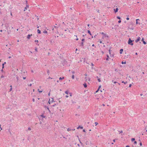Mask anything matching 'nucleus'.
Instances as JSON below:
<instances>
[{
    "label": "nucleus",
    "instance_id": "15",
    "mask_svg": "<svg viewBox=\"0 0 147 147\" xmlns=\"http://www.w3.org/2000/svg\"><path fill=\"white\" fill-rule=\"evenodd\" d=\"M37 32L38 33L40 34L41 33L39 29H38Z\"/></svg>",
    "mask_w": 147,
    "mask_h": 147
},
{
    "label": "nucleus",
    "instance_id": "36",
    "mask_svg": "<svg viewBox=\"0 0 147 147\" xmlns=\"http://www.w3.org/2000/svg\"><path fill=\"white\" fill-rule=\"evenodd\" d=\"M100 33H101L102 34H104V35H106V34H105L103 32H100Z\"/></svg>",
    "mask_w": 147,
    "mask_h": 147
},
{
    "label": "nucleus",
    "instance_id": "49",
    "mask_svg": "<svg viewBox=\"0 0 147 147\" xmlns=\"http://www.w3.org/2000/svg\"><path fill=\"white\" fill-rule=\"evenodd\" d=\"M84 39H82V41H84Z\"/></svg>",
    "mask_w": 147,
    "mask_h": 147
},
{
    "label": "nucleus",
    "instance_id": "23",
    "mask_svg": "<svg viewBox=\"0 0 147 147\" xmlns=\"http://www.w3.org/2000/svg\"><path fill=\"white\" fill-rule=\"evenodd\" d=\"M88 33L89 34H90V35H91V32H90V30H88Z\"/></svg>",
    "mask_w": 147,
    "mask_h": 147
},
{
    "label": "nucleus",
    "instance_id": "59",
    "mask_svg": "<svg viewBox=\"0 0 147 147\" xmlns=\"http://www.w3.org/2000/svg\"><path fill=\"white\" fill-rule=\"evenodd\" d=\"M48 95H49V96H50V93H49Z\"/></svg>",
    "mask_w": 147,
    "mask_h": 147
},
{
    "label": "nucleus",
    "instance_id": "12",
    "mask_svg": "<svg viewBox=\"0 0 147 147\" xmlns=\"http://www.w3.org/2000/svg\"><path fill=\"white\" fill-rule=\"evenodd\" d=\"M83 85H84V87L85 88H86L87 86V84H86V83H84V84H83Z\"/></svg>",
    "mask_w": 147,
    "mask_h": 147
},
{
    "label": "nucleus",
    "instance_id": "20",
    "mask_svg": "<svg viewBox=\"0 0 147 147\" xmlns=\"http://www.w3.org/2000/svg\"><path fill=\"white\" fill-rule=\"evenodd\" d=\"M74 36H76V40H78V38H77V35H74Z\"/></svg>",
    "mask_w": 147,
    "mask_h": 147
},
{
    "label": "nucleus",
    "instance_id": "29",
    "mask_svg": "<svg viewBox=\"0 0 147 147\" xmlns=\"http://www.w3.org/2000/svg\"><path fill=\"white\" fill-rule=\"evenodd\" d=\"M122 82V83H124L125 84H126V83H127V82H124L123 81Z\"/></svg>",
    "mask_w": 147,
    "mask_h": 147
},
{
    "label": "nucleus",
    "instance_id": "16",
    "mask_svg": "<svg viewBox=\"0 0 147 147\" xmlns=\"http://www.w3.org/2000/svg\"><path fill=\"white\" fill-rule=\"evenodd\" d=\"M123 51V49H120V54L122 53Z\"/></svg>",
    "mask_w": 147,
    "mask_h": 147
},
{
    "label": "nucleus",
    "instance_id": "46",
    "mask_svg": "<svg viewBox=\"0 0 147 147\" xmlns=\"http://www.w3.org/2000/svg\"><path fill=\"white\" fill-rule=\"evenodd\" d=\"M117 18L118 19H119V16H117Z\"/></svg>",
    "mask_w": 147,
    "mask_h": 147
},
{
    "label": "nucleus",
    "instance_id": "55",
    "mask_svg": "<svg viewBox=\"0 0 147 147\" xmlns=\"http://www.w3.org/2000/svg\"><path fill=\"white\" fill-rule=\"evenodd\" d=\"M110 51H111L110 50H109V54H110Z\"/></svg>",
    "mask_w": 147,
    "mask_h": 147
},
{
    "label": "nucleus",
    "instance_id": "51",
    "mask_svg": "<svg viewBox=\"0 0 147 147\" xmlns=\"http://www.w3.org/2000/svg\"><path fill=\"white\" fill-rule=\"evenodd\" d=\"M35 51H36V52H37V49H36H36H35Z\"/></svg>",
    "mask_w": 147,
    "mask_h": 147
},
{
    "label": "nucleus",
    "instance_id": "38",
    "mask_svg": "<svg viewBox=\"0 0 147 147\" xmlns=\"http://www.w3.org/2000/svg\"><path fill=\"white\" fill-rule=\"evenodd\" d=\"M81 45L82 46H83V42H82L81 43Z\"/></svg>",
    "mask_w": 147,
    "mask_h": 147
},
{
    "label": "nucleus",
    "instance_id": "2",
    "mask_svg": "<svg viewBox=\"0 0 147 147\" xmlns=\"http://www.w3.org/2000/svg\"><path fill=\"white\" fill-rule=\"evenodd\" d=\"M54 102V99L53 98H50L48 102L49 104H50L52 103L53 102Z\"/></svg>",
    "mask_w": 147,
    "mask_h": 147
},
{
    "label": "nucleus",
    "instance_id": "6",
    "mask_svg": "<svg viewBox=\"0 0 147 147\" xmlns=\"http://www.w3.org/2000/svg\"><path fill=\"white\" fill-rule=\"evenodd\" d=\"M144 38H142V41L143 42V43L144 45H146V42L144 40Z\"/></svg>",
    "mask_w": 147,
    "mask_h": 147
},
{
    "label": "nucleus",
    "instance_id": "18",
    "mask_svg": "<svg viewBox=\"0 0 147 147\" xmlns=\"http://www.w3.org/2000/svg\"><path fill=\"white\" fill-rule=\"evenodd\" d=\"M107 58H106V59L107 61H108L109 60V59H110L109 57V56L108 55H107Z\"/></svg>",
    "mask_w": 147,
    "mask_h": 147
},
{
    "label": "nucleus",
    "instance_id": "37",
    "mask_svg": "<svg viewBox=\"0 0 147 147\" xmlns=\"http://www.w3.org/2000/svg\"><path fill=\"white\" fill-rule=\"evenodd\" d=\"M91 65L92 66H94V65L92 63H91Z\"/></svg>",
    "mask_w": 147,
    "mask_h": 147
},
{
    "label": "nucleus",
    "instance_id": "7",
    "mask_svg": "<svg viewBox=\"0 0 147 147\" xmlns=\"http://www.w3.org/2000/svg\"><path fill=\"white\" fill-rule=\"evenodd\" d=\"M40 117H42V118H44L46 117V116L44 115L43 114H42V115H41L40 116Z\"/></svg>",
    "mask_w": 147,
    "mask_h": 147
},
{
    "label": "nucleus",
    "instance_id": "19",
    "mask_svg": "<svg viewBox=\"0 0 147 147\" xmlns=\"http://www.w3.org/2000/svg\"><path fill=\"white\" fill-rule=\"evenodd\" d=\"M98 42H99L100 44L102 43L103 44H104V43H102V42L100 40H99L98 41Z\"/></svg>",
    "mask_w": 147,
    "mask_h": 147
},
{
    "label": "nucleus",
    "instance_id": "58",
    "mask_svg": "<svg viewBox=\"0 0 147 147\" xmlns=\"http://www.w3.org/2000/svg\"><path fill=\"white\" fill-rule=\"evenodd\" d=\"M102 38L103 39H104V36H103Z\"/></svg>",
    "mask_w": 147,
    "mask_h": 147
},
{
    "label": "nucleus",
    "instance_id": "41",
    "mask_svg": "<svg viewBox=\"0 0 147 147\" xmlns=\"http://www.w3.org/2000/svg\"><path fill=\"white\" fill-rule=\"evenodd\" d=\"M68 96H68L67 95L65 96L67 98H68Z\"/></svg>",
    "mask_w": 147,
    "mask_h": 147
},
{
    "label": "nucleus",
    "instance_id": "40",
    "mask_svg": "<svg viewBox=\"0 0 147 147\" xmlns=\"http://www.w3.org/2000/svg\"><path fill=\"white\" fill-rule=\"evenodd\" d=\"M4 77L3 76V75H2L1 76V78H4Z\"/></svg>",
    "mask_w": 147,
    "mask_h": 147
},
{
    "label": "nucleus",
    "instance_id": "3",
    "mask_svg": "<svg viewBox=\"0 0 147 147\" xmlns=\"http://www.w3.org/2000/svg\"><path fill=\"white\" fill-rule=\"evenodd\" d=\"M65 93L67 94V95L69 94V95L70 96H72L71 93H69V92L68 91H66L65 92Z\"/></svg>",
    "mask_w": 147,
    "mask_h": 147
},
{
    "label": "nucleus",
    "instance_id": "13",
    "mask_svg": "<svg viewBox=\"0 0 147 147\" xmlns=\"http://www.w3.org/2000/svg\"><path fill=\"white\" fill-rule=\"evenodd\" d=\"M101 87V86H99L98 88V90L96 92H97L99 90V89Z\"/></svg>",
    "mask_w": 147,
    "mask_h": 147
},
{
    "label": "nucleus",
    "instance_id": "9",
    "mask_svg": "<svg viewBox=\"0 0 147 147\" xmlns=\"http://www.w3.org/2000/svg\"><path fill=\"white\" fill-rule=\"evenodd\" d=\"M31 36H32V34H31V35H30V34H29L27 36V38L28 39H29L30 38V37Z\"/></svg>",
    "mask_w": 147,
    "mask_h": 147
},
{
    "label": "nucleus",
    "instance_id": "50",
    "mask_svg": "<svg viewBox=\"0 0 147 147\" xmlns=\"http://www.w3.org/2000/svg\"><path fill=\"white\" fill-rule=\"evenodd\" d=\"M72 73L73 74H75V72L74 71H73L72 72Z\"/></svg>",
    "mask_w": 147,
    "mask_h": 147
},
{
    "label": "nucleus",
    "instance_id": "26",
    "mask_svg": "<svg viewBox=\"0 0 147 147\" xmlns=\"http://www.w3.org/2000/svg\"><path fill=\"white\" fill-rule=\"evenodd\" d=\"M71 129L69 128H68L67 129V131H71Z\"/></svg>",
    "mask_w": 147,
    "mask_h": 147
},
{
    "label": "nucleus",
    "instance_id": "21",
    "mask_svg": "<svg viewBox=\"0 0 147 147\" xmlns=\"http://www.w3.org/2000/svg\"><path fill=\"white\" fill-rule=\"evenodd\" d=\"M43 33L45 34H47V32L46 30H45L44 31H43Z\"/></svg>",
    "mask_w": 147,
    "mask_h": 147
},
{
    "label": "nucleus",
    "instance_id": "24",
    "mask_svg": "<svg viewBox=\"0 0 147 147\" xmlns=\"http://www.w3.org/2000/svg\"><path fill=\"white\" fill-rule=\"evenodd\" d=\"M71 78L73 79H74V75H73L71 77Z\"/></svg>",
    "mask_w": 147,
    "mask_h": 147
},
{
    "label": "nucleus",
    "instance_id": "30",
    "mask_svg": "<svg viewBox=\"0 0 147 147\" xmlns=\"http://www.w3.org/2000/svg\"><path fill=\"white\" fill-rule=\"evenodd\" d=\"M122 82V83H124L125 84H126V83H127V82H124L123 81Z\"/></svg>",
    "mask_w": 147,
    "mask_h": 147
},
{
    "label": "nucleus",
    "instance_id": "28",
    "mask_svg": "<svg viewBox=\"0 0 147 147\" xmlns=\"http://www.w3.org/2000/svg\"><path fill=\"white\" fill-rule=\"evenodd\" d=\"M10 87H11V88L9 89V91H11L12 90V86H11V85L10 86Z\"/></svg>",
    "mask_w": 147,
    "mask_h": 147
},
{
    "label": "nucleus",
    "instance_id": "42",
    "mask_svg": "<svg viewBox=\"0 0 147 147\" xmlns=\"http://www.w3.org/2000/svg\"><path fill=\"white\" fill-rule=\"evenodd\" d=\"M47 109L48 110V111H49V112H50V110H49V108H48V107H47Z\"/></svg>",
    "mask_w": 147,
    "mask_h": 147
},
{
    "label": "nucleus",
    "instance_id": "60",
    "mask_svg": "<svg viewBox=\"0 0 147 147\" xmlns=\"http://www.w3.org/2000/svg\"><path fill=\"white\" fill-rule=\"evenodd\" d=\"M35 42H38V40H36V41L35 40Z\"/></svg>",
    "mask_w": 147,
    "mask_h": 147
},
{
    "label": "nucleus",
    "instance_id": "39",
    "mask_svg": "<svg viewBox=\"0 0 147 147\" xmlns=\"http://www.w3.org/2000/svg\"><path fill=\"white\" fill-rule=\"evenodd\" d=\"M126 19L127 20H129V18L128 17Z\"/></svg>",
    "mask_w": 147,
    "mask_h": 147
},
{
    "label": "nucleus",
    "instance_id": "35",
    "mask_svg": "<svg viewBox=\"0 0 147 147\" xmlns=\"http://www.w3.org/2000/svg\"><path fill=\"white\" fill-rule=\"evenodd\" d=\"M134 144H137V142L136 141H135L134 142Z\"/></svg>",
    "mask_w": 147,
    "mask_h": 147
},
{
    "label": "nucleus",
    "instance_id": "63",
    "mask_svg": "<svg viewBox=\"0 0 147 147\" xmlns=\"http://www.w3.org/2000/svg\"><path fill=\"white\" fill-rule=\"evenodd\" d=\"M27 16H28V17H29V15H27Z\"/></svg>",
    "mask_w": 147,
    "mask_h": 147
},
{
    "label": "nucleus",
    "instance_id": "34",
    "mask_svg": "<svg viewBox=\"0 0 147 147\" xmlns=\"http://www.w3.org/2000/svg\"><path fill=\"white\" fill-rule=\"evenodd\" d=\"M0 128L1 129V130H0V131L1 130H2V128L1 127V125H0Z\"/></svg>",
    "mask_w": 147,
    "mask_h": 147
},
{
    "label": "nucleus",
    "instance_id": "5",
    "mask_svg": "<svg viewBox=\"0 0 147 147\" xmlns=\"http://www.w3.org/2000/svg\"><path fill=\"white\" fill-rule=\"evenodd\" d=\"M141 39V38L139 37H138V38L135 40V42H137L138 41H139Z\"/></svg>",
    "mask_w": 147,
    "mask_h": 147
},
{
    "label": "nucleus",
    "instance_id": "45",
    "mask_svg": "<svg viewBox=\"0 0 147 147\" xmlns=\"http://www.w3.org/2000/svg\"><path fill=\"white\" fill-rule=\"evenodd\" d=\"M32 100L33 102H34L35 101V100L34 98Z\"/></svg>",
    "mask_w": 147,
    "mask_h": 147
},
{
    "label": "nucleus",
    "instance_id": "62",
    "mask_svg": "<svg viewBox=\"0 0 147 147\" xmlns=\"http://www.w3.org/2000/svg\"><path fill=\"white\" fill-rule=\"evenodd\" d=\"M136 55H138V53H136Z\"/></svg>",
    "mask_w": 147,
    "mask_h": 147
},
{
    "label": "nucleus",
    "instance_id": "14",
    "mask_svg": "<svg viewBox=\"0 0 147 147\" xmlns=\"http://www.w3.org/2000/svg\"><path fill=\"white\" fill-rule=\"evenodd\" d=\"M97 80H98V81L99 82H101V80H100V78H99L98 77H97Z\"/></svg>",
    "mask_w": 147,
    "mask_h": 147
},
{
    "label": "nucleus",
    "instance_id": "33",
    "mask_svg": "<svg viewBox=\"0 0 147 147\" xmlns=\"http://www.w3.org/2000/svg\"><path fill=\"white\" fill-rule=\"evenodd\" d=\"M121 63L122 64H123L124 63L125 64L126 63V62H123V61H122L121 62Z\"/></svg>",
    "mask_w": 147,
    "mask_h": 147
},
{
    "label": "nucleus",
    "instance_id": "44",
    "mask_svg": "<svg viewBox=\"0 0 147 147\" xmlns=\"http://www.w3.org/2000/svg\"><path fill=\"white\" fill-rule=\"evenodd\" d=\"M131 86V84H130L129 85V87H130Z\"/></svg>",
    "mask_w": 147,
    "mask_h": 147
},
{
    "label": "nucleus",
    "instance_id": "27",
    "mask_svg": "<svg viewBox=\"0 0 147 147\" xmlns=\"http://www.w3.org/2000/svg\"><path fill=\"white\" fill-rule=\"evenodd\" d=\"M64 79V77H63L62 78H61V77H60L59 78V79L60 80H62V79Z\"/></svg>",
    "mask_w": 147,
    "mask_h": 147
},
{
    "label": "nucleus",
    "instance_id": "61",
    "mask_svg": "<svg viewBox=\"0 0 147 147\" xmlns=\"http://www.w3.org/2000/svg\"><path fill=\"white\" fill-rule=\"evenodd\" d=\"M2 31H3L2 30H0V32H2Z\"/></svg>",
    "mask_w": 147,
    "mask_h": 147
},
{
    "label": "nucleus",
    "instance_id": "8",
    "mask_svg": "<svg viewBox=\"0 0 147 147\" xmlns=\"http://www.w3.org/2000/svg\"><path fill=\"white\" fill-rule=\"evenodd\" d=\"M29 7V6L28 5H27L26 7H25L24 9V11H25Z\"/></svg>",
    "mask_w": 147,
    "mask_h": 147
},
{
    "label": "nucleus",
    "instance_id": "52",
    "mask_svg": "<svg viewBox=\"0 0 147 147\" xmlns=\"http://www.w3.org/2000/svg\"><path fill=\"white\" fill-rule=\"evenodd\" d=\"M26 78V77H23V79L24 80H25Z\"/></svg>",
    "mask_w": 147,
    "mask_h": 147
},
{
    "label": "nucleus",
    "instance_id": "31",
    "mask_svg": "<svg viewBox=\"0 0 147 147\" xmlns=\"http://www.w3.org/2000/svg\"><path fill=\"white\" fill-rule=\"evenodd\" d=\"M95 124L96 126L98 124V123L97 122H95Z\"/></svg>",
    "mask_w": 147,
    "mask_h": 147
},
{
    "label": "nucleus",
    "instance_id": "17",
    "mask_svg": "<svg viewBox=\"0 0 147 147\" xmlns=\"http://www.w3.org/2000/svg\"><path fill=\"white\" fill-rule=\"evenodd\" d=\"M115 12L116 13V12H117L118 11V8H117L116 9V10H115L114 9Z\"/></svg>",
    "mask_w": 147,
    "mask_h": 147
},
{
    "label": "nucleus",
    "instance_id": "64",
    "mask_svg": "<svg viewBox=\"0 0 147 147\" xmlns=\"http://www.w3.org/2000/svg\"><path fill=\"white\" fill-rule=\"evenodd\" d=\"M11 57L10 56V57H9V58H10Z\"/></svg>",
    "mask_w": 147,
    "mask_h": 147
},
{
    "label": "nucleus",
    "instance_id": "10",
    "mask_svg": "<svg viewBox=\"0 0 147 147\" xmlns=\"http://www.w3.org/2000/svg\"><path fill=\"white\" fill-rule=\"evenodd\" d=\"M6 63V62H5L3 63L2 64V71H3V69L4 68V65Z\"/></svg>",
    "mask_w": 147,
    "mask_h": 147
},
{
    "label": "nucleus",
    "instance_id": "56",
    "mask_svg": "<svg viewBox=\"0 0 147 147\" xmlns=\"http://www.w3.org/2000/svg\"><path fill=\"white\" fill-rule=\"evenodd\" d=\"M113 141L114 142H115V139L113 140Z\"/></svg>",
    "mask_w": 147,
    "mask_h": 147
},
{
    "label": "nucleus",
    "instance_id": "1",
    "mask_svg": "<svg viewBox=\"0 0 147 147\" xmlns=\"http://www.w3.org/2000/svg\"><path fill=\"white\" fill-rule=\"evenodd\" d=\"M133 41H134V40L132 41L130 38H129L128 41V44L131 45H133V43H132Z\"/></svg>",
    "mask_w": 147,
    "mask_h": 147
},
{
    "label": "nucleus",
    "instance_id": "53",
    "mask_svg": "<svg viewBox=\"0 0 147 147\" xmlns=\"http://www.w3.org/2000/svg\"><path fill=\"white\" fill-rule=\"evenodd\" d=\"M83 132H86V131H85V129H83Z\"/></svg>",
    "mask_w": 147,
    "mask_h": 147
},
{
    "label": "nucleus",
    "instance_id": "57",
    "mask_svg": "<svg viewBox=\"0 0 147 147\" xmlns=\"http://www.w3.org/2000/svg\"><path fill=\"white\" fill-rule=\"evenodd\" d=\"M102 105L103 106H105V105L104 104H102Z\"/></svg>",
    "mask_w": 147,
    "mask_h": 147
},
{
    "label": "nucleus",
    "instance_id": "47",
    "mask_svg": "<svg viewBox=\"0 0 147 147\" xmlns=\"http://www.w3.org/2000/svg\"><path fill=\"white\" fill-rule=\"evenodd\" d=\"M57 104H55V105H53V107H54L55 106H56V105H57Z\"/></svg>",
    "mask_w": 147,
    "mask_h": 147
},
{
    "label": "nucleus",
    "instance_id": "48",
    "mask_svg": "<svg viewBox=\"0 0 147 147\" xmlns=\"http://www.w3.org/2000/svg\"><path fill=\"white\" fill-rule=\"evenodd\" d=\"M126 147H130V146L129 145H127L126 146Z\"/></svg>",
    "mask_w": 147,
    "mask_h": 147
},
{
    "label": "nucleus",
    "instance_id": "54",
    "mask_svg": "<svg viewBox=\"0 0 147 147\" xmlns=\"http://www.w3.org/2000/svg\"><path fill=\"white\" fill-rule=\"evenodd\" d=\"M32 85V84H30L29 85V86H31Z\"/></svg>",
    "mask_w": 147,
    "mask_h": 147
},
{
    "label": "nucleus",
    "instance_id": "25",
    "mask_svg": "<svg viewBox=\"0 0 147 147\" xmlns=\"http://www.w3.org/2000/svg\"><path fill=\"white\" fill-rule=\"evenodd\" d=\"M135 140V139L134 138H132L131 139V141L133 142Z\"/></svg>",
    "mask_w": 147,
    "mask_h": 147
},
{
    "label": "nucleus",
    "instance_id": "11",
    "mask_svg": "<svg viewBox=\"0 0 147 147\" xmlns=\"http://www.w3.org/2000/svg\"><path fill=\"white\" fill-rule=\"evenodd\" d=\"M83 127L82 126H79L78 127H77V129H79L80 128V129H83Z\"/></svg>",
    "mask_w": 147,
    "mask_h": 147
},
{
    "label": "nucleus",
    "instance_id": "22",
    "mask_svg": "<svg viewBox=\"0 0 147 147\" xmlns=\"http://www.w3.org/2000/svg\"><path fill=\"white\" fill-rule=\"evenodd\" d=\"M38 92H40V93H41V92H42V90H39V89H38Z\"/></svg>",
    "mask_w": 147,
    "mask_h": 147
},
{
    "label": "nucleus",
    "instance_id": "43",
    "mask_svg": "<svg viewBox=\"0 0 147 147\" xmlns=\"http://www.w3.org/2000/svg\"><path fill=\"white\" fill-rule=\"evenodd\" d=\"M49 79H52V78H51V77H49Z\"/></svg>",
    "mask_w": 147,
    "mask_h": 147
},
{
    "label": "nucleus",
    "instance_id": "4",
    "mask_svg": "<svg viewBox=\"0 0 147 147\" xmlns=\"http://www.w3.org/2000/svg\"><path fill=\"white\" fill-rule=\"evenodd\" d=\"M136 24H140V23L139 22V21H140V20L139 19H137L136 20Z\"/></svg>",
    "mask_w": 147,
    "mask_h": 147
},
{
    "label": "nucleus",
    "instance_id": "32",
    "mask_svg": "<svg viewBox=\"0 0 147 147\" xmlns=\"http://www.w3.org/2000/svg\"><path fill=\"white\" fill-rule=\"evenodd\" d=\"M140 145L141 146H142V143L141 142H140Z\"/></svg>",
    "mask_w": 147,
    "mask_h": 147
}]
</instances>
